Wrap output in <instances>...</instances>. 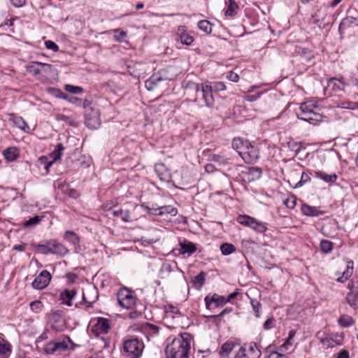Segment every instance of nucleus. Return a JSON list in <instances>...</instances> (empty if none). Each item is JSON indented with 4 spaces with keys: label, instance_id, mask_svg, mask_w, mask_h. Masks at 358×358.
Listing matches in <instances>:
<instances>
[{
    "label": "nucleus",
    "instance_id": "25",
    "mask_svg": "<svg viewBox=\"0 0 358 358\" xmlns=\"http://www.w3.org/2000/svg\"><path fill=\"white\" fill-rule=\"evenodd\" d=\"M155 171L161 180L169 181V173L163 164H157Z\"/></svg>",
    "mask_w": 358,
    "mask_h": 358
},
{
    "label": "nucleus",
    "instance_id": "24",
    "mask_svg": "<svg viewBox=\"0 0 358 358\" xmlns=\"http://www.w3.org/2000/svg\"><path fill=\"white\" fill-rule=\"evenodd\" d=\"M92 113H94V116L91 117L90 114L87 111L85 113V124L91 128L95 129L99 125V120L97 116V113L92 110Z\"/></svg>",
    "mask_w": 358,
    "mask_h": 358
},
{
    "label": "nucleus",
    "instance_id": "46",
    "mask_svg": "<svg viewBox=\"0 0 358 358\" xmlns=\"http://www.w3.org/2000/svg\"><path fill=\"white\" fill-rule=\"evenodd\" d=\"M333 243L327 240H322L320 242V249L324 253H329L332 250Z\"/></svg>",
    "mask_w": 358,
    "mask_h": 358
},
{
    "label": "nucleus",
    "instance_id": "15",
    "mask_svg": "<svg viewBox=\"0 0 358 358\" xmlns=\"http://www.w3.org/2000/svg\"><path fill=\"white\" fill-rule=\"evenodd\" d=\"M327 12L325 8H320L313 15V23L316 24L319 28H324L326 26L325 18Z\"/></svg>",
    "mask_w": 358,
    "mask_h": 358
},
{
    "label": "nucleus",
    "instance_id": "3",
    "mask_svg": "<svg viewBox=\"0 0 358 358\" xmlns=\"http://www.w3.org/2000/svg\"><path fill=\"white\" fill-rule=\"evenodd\" d=\"M185 88L195 91L196 96L199 95L202 96L207 107H212L213 106L214 98L213 96L212 87L210 85L206 83H202L199 85L196 83L189 81L186 83ZM194 101H197V97L194 99Z\"/></svg>",
    "mask_w": 358,
    "mask_h": 358
},
{
    "label": "nucleus",
    "instance_id": "17",
    "mask_svg": "<svg viewBox=\"0 0 358 358\" xmlns=\"http://www.w3.org/2000/svg\"><path fill=\"white\" fill-rule=\"evenodd\" d=\"M345 83L342 79L331 78L327 83V89L334 93L343 91Z\"/></svg>",
    "mask_w": 358,
    "mask_h": 358
},
{
    "label": "nucleus",
    "instance_id": "12",
    "mask_svg": "<svg viewBox=\"0 0 358 358\" xmlns=\"http://www.w3.org/2000/svg\"><path fill=\"white\" fill-rule=\"evenodd\" d=\"M165 71H162L159 75H152L148 80L145 81V85L148 90L152 91L157 87L159 83L162 80H171V78L165 76L164 74Z\"/></svg>",
    "mask_w": 358,
    "mask_h": 358
},
{
    "label": "nucleus",
    "instance_id": "32",
    "mask_svg": "<svg viewBox=\"0 0 358 358\" xmlns=\"http://www.w3.org/2000/svg\"><path fill=\"white\" fill-rule=\"evenodd\" d=\"M112 214L115 217H120L122 221L125 222H128L131 221L130 219V213L129 210H115L112 212Z\"/></svg>",
    "mask_w": 358,
    "mask_h": 358
},
{
    "label": "nucleus",
    "instance_id": "29",
    "mask_svg": "<svg viewBox=\"0 0 358 358\" xmlns=\"http://www.w3.org/2000/svg\"><path fill=\"white\" fill-rule=\"evenodd\" d=\"M315 175L316 177L320 178L322 179L326 182L333 183L337 179V176L335 173L333 174H327L324 172L322 171H316L315 173Z\"/></svg>",
    "mask_w": 358,
    "mask_h": 358
},
{
    "label": "nucleus",
    "instance_id": "6",
    "mask_svg": "<svg viewBox=\"0 0 358 358\" xmlns=\"http://www.w3.org/2000/svg\"><path fill=\"white\" fill-rule=\"evenodd\" d=\"M349 292L346 294L345 299L350 307L358 309V280H350L348 283Z\"/></svg>",
    "mask_w": 358,
    "mask_h": 358
},
{
    "label": "nucleus",
    "instance_id": "49",
    "mask_svg": "<svg viewBox=\"0 0 358 358\" xmlns=\"http://www.w3.org/2000/svg\"><path fill=\"white\" fill-rule=\"evenodd\" d=\"M49 91L55 97L62 98L63 99H67L69 98V96L64 94L63 92L61 91L60 90L55 89V88H50L49 90Z\"/></svg>",
    "mask_w": 358,
    "mask_h": 358
},
{
    "label": "nucleus",
    "instance_id": "19",
    "mask_svg": "<svg viewBox=\"0 0 358 358\" xmlns=\"http://www.w3.org/2000/svg\"><path fill=\"white\" fill-rule=\"evenodd\" d=\"M301 120L306 121L312 124H316L318 122L321 121L322 115L315 112H308L301 113Z\"/></svg>",
    "mask_w": 358,
    "mask_h": 358
},
{
    "label": "nucleus",
    "instance_id": "64",
    "mask_svg": "<svg viewBox=\"0 0 358 358\" xmlns=\"http://www.w3.org/2000/svg\"><path fill=\"white\" fill-rule=\"evenodd\" d=\"M215 89L217 91H224L226 90V86L222 82H217L215 83Z\"/></svg>",
    "mask_w": 358,
    "mask_h": 358
},
{
    "label": "nucleus",
    "instance_id": "48",
    "mask_svg": "<svg viewBox=\"0 0 358 358\" xmlns=\"http://www.w3.org/2000/svg\"><path fill=\"white\" fill-rule=\"evenodd\" d=\"M250 304L252 307V309L254 310V312L255 313V316L257 317H259L260 316V309L262 308V304L260 303V302L259 301H257V299H250Z\"/></svg>",
    "mask_w": 358,
    "mask_h": 358
},
{
    "label": "nucleus",
    "instance_id": "36",
    "mask_svg": "<svg viewBox=\"0 0 358 358\" xmlns=\"http://www.w3.org/2000/svg\"><path fill=\"white\" fill-rule=\"evenodd\" d=\"M166 317H173L174 315H180V312L177 307L172 304H168L165 306Z\"/></svg>",
    "mask_w": 358,
    "mask_h": 358
},
{
    "label": "nucleus",
    "instance_id": "34",
    "mask_svg": "<svg viewBox=\"0 0 358 358\" xmlns=\"http://www.w3.org/2000/svg\"><path fill=\"white\" fill-rule=\"evenodd\" d=\"M234 347V343L233 341H228L225 342L220 350V354L222 356H228L229 354L232 351Z\"/></svg>",
    "mask_w": 358,
    "mask_h": 358
},
{
    "label": "nucleus",
    "instance_id": "53",
    "mask_svg": "<svg viewBox=\"0 0 358 358\" xmlns=\"http://www.w3.org/2000/svg\"><path fill=\"white\" fill-rule=\"evenodd\" d=\"M114 32H115L114 38L117 41H122L124 38L127 35L126 31H124L123 30H120L119 29H115Z\"/></svg>",
    "mask_w": 358,
    "mask_h": 358
},
{
    "label": "nucleus",
    "instance_id": "42",
    "mask_svg": "<svg viewBox=\"0 0 358 358\" xmlns=\"http://www.w3.org/2000/svg\"><path fill=\"white\" fill-rule=\"evenodd\" d=\"M338 322L343 327H348L354 323L352 317L347 315H342Z\"/></svg>",
    "mask_w": 358,
    "mask_h": 358
},
{
    "label": "nucleus",
    "instance_id": "14",
    "mask_svg": "<svg viewBox=\"0 0 358 358\" xmlns=\"http://www.w3.org/2000/svg\"><path fill=\"white\" fill-rule=\"evenodd\" d=\"M40 67L44 68L45 71H47L50 70L51 65L46 63L31 62L27 66V71L32 76H36L39 74L41 71Z\"/></svg>",
    "mask_w": 358,
    "mask_h": 358
},
{
    "label": "nucleus",
    "instance_id": "45",
    "mask_svg": "<svg viewBox=\"0 0 358 358\" xmlns=\"http://www.w3.org/2000/svg\"><path fill=\"white\" fill-rule=\"evenodd\" d=\"M220 250L224 255H229L236 250V248L232 244L225 243L221 245Z\"/></svg>",
    "mask_w": 358,
    "mask_h": 358
},
{
    "label": "nucleus",
    "instance_id": "20",
    "mask_svg": "<svg viewBox=\"0 0 358 358\" xmlns=\"http://www.w3.org/2000/svg\"><path fill=\"white\" fill-rule=\"evenodd\" d=\"M51 327L55 331H61L64 328V324L60 314L54 313L51 315Z\"/></svg>",
    "mask_w": 358,
    "mask_h": 358
},
{
    "label": "nucleus",
    "instance_id": "57",
    "mask_svg": "<svg viewBox=\"0 0 358 358\" xmlns=\"http://www.w3.org/2000/svg\"><path fill=\"white\" fill-rule=\"evenodd\" d=\"M308 180H310L308 175L305 173H303L301 176V180L296 184L295 188L301 187L303 185V183L307 182Z\"/></svg>",
    "mask_w": 358,
    "mask_h": 358
},
{
    "label": "nucleus",
    "instance_id": "26",
    "mask_svg": "<svg viewBox=\"0 0 358 358\" xmlns=\"http://www.w3.org/2000/svg\"><path fill=\"white\" fill-rule=\"evenodd\" d=\"M180 253L185 255L188 254L192 255L196 251V246L194 243L188 241H184L183 243H180Z\"/></svg>",
    "mask_w": 358,
    "mask_h": 358
},
{
    "label": "nucleus",
    "instance_id": "38",
    "mask_svg": "<svg viewBox=\"0 0 358 358\" xmlns=\"http://www.w3.org/2000/svg\"><path fill=\"white\" fill-rule=\"evenodd\" d=\"M238 6L234 0H229L228 6L225 11V15L230 17L235 15Z\"/></svg>",
    "mask_w": 358,
    "mask_h": 358
},
{
    "label": "nucleus",
    "instance_id": "8",
    "mask_svg": "<svg viewBox=\"0 0 358 358\" xmlns=\"http://www.w3.org/2000/svg\"><path fill=\"white\" fill-rule=\"evenodd\" d=\"M51 280L50 273L46 271H42L32 282V287L36 289H43L50 283Z\"/></svg>",
    "mask_w": 358,
    "mask_h": 358
},
{
    "label": "nucleus",
    "instance_id": "39",
    "mask_svg": "<svg viewBox=\"0 0 358 358\" xmlns=\"http://www.w3.org/2000/svg\"><path fill=\"white\" fill-rule=\"evenodd\" d=\"M357 19L352 16H348L343 19L339 25V30L345 29L349 27L351 24L355 23Z\"/></svg>",
    "mask_w": 358,
    "mask_h": 358
},
{
    "label": "nucleus",
    "instance_id": "44",
    "mask_svg": "<svg viewBox=\"0 0 358 358\" xmlns=\"http://www.w3.org/2000/svg\"><path fill=\"white\" fill-rule=\"evenodd\" d=\"M43 216L35 215L33 217L29 218L23 223L24 227H30L38 224L42 220Z\"/></svg>",
    "mask_w": 358,
    "mask_h": 358
},
{
    "label": "nucleus",
    "instance_id": "61",
    "mask_svg": "<svg viewBox=\"0 0 358 358\" xmlns=\"http://www.w3.org/2000/svg\"><path fill=\"white\" fill-rule=\"evenodd\" d=\"M300 110L301 113H308V112H314L313 110L309 107L308 103L306 101L302 103L300 106Z\"/></svg>",
    "mask_w": 358,
    "mask_h": 358
},
{
    "label": "nucleus",
    "instance_id": "21",
    "mask_svg": "<svg viewBox=\"0 0 358 358\" xmlns=\"http://www.w3.org/2000/svg\"><path fill=\"white\" fill-rule=\"evenodd\" d=\"M205 303L206 308H209L212 303H215L216 307H218L219 306L224 304L226 303V300L224 296L215 294L210 298L207 296L205 298Z\"/></svg>",
    "mask_w": 358,
    "mask_h": 358
},
{
    "label": "nucleus",
    "instance_id": "11",
    "mask_svg": "<svg viewBox=\"0 0 358 358\" xmlns=\"http://www.w3.org/2000/svg\"><path fill=\"white\" fill-rule=\"evenodd\" d=\"M259 154L258 149L250 143L241 157L246 164H253L259 159Z\"/></svg>",
    "mask_w": 358,
    "mask_h": 358
},
{
    "label": "nucleus",
    "instance_id": "33",
    "mask_svg": "<svg viewBox=\"0 0 358 358\" xmlns=\"http://www.w3.org/2000/svg\"><path fill=\"white\" fill-rule=\"evenodd\" d=\"M248 355L250 358H259L262 352L261 350L257 348V344L254 342H251L249 344Z\"/></svg>",
    "mask_w": 358,
    "mask_h": 358
},
{
    "label": "nucleus",
    "instance_id": "4",
    "mask_svg": "<svg viewBox=\"0 0 358 358\" xmlns=\"http://www.w3.org/2000/svg\"><path fill=\"white\" fill-rule=\"evenodd\" d=\"M237 221L242 225L251 227L255 231L259 233H264L266 231L267 227L263 222H259L255 218L248 215H239Z\"/></svg>",
    "mask_w": 358,
    "mask_h": 358
},
{
    "label": "nucleus",
    "instance_id": "40",
    "mask_svg": "<svg viewBox=\"0 0 358 358\" xmlns=\"http://www.w3.org/2000/svg\"><path fill=\"white\" fill-rule=\"evenodd\" d=\"M205 273L201 271L199 274L194 277L193 283L196 289H201L204 284Z\"/></svg>",
    "mask_w": 358,
    "mask_h": 358
},
{
    "label": "nucleus",
    "instance_id": "28",
    "mask_svg": "<svg viewBox=\"0 0 358 358\" xmlns=\"http://www.w3.org/2000/svg\"><path fill=\"white\" fill-rule=\"evenodd\" d=\"M76 292L75 290H64L62 294L61 297L63 300V303L66 304L69 306H71L72 305L71 303V299L75 296Z\"/></svg>",
    "mask_w": 358,
    "mask_h": 358
},
{
    "label": "nucleus",
    "instance_id": "55",
    "mask_svg": "<svg viewBox=\"0 0 358 358\" xmlns=\"http://www.w3.org/2000/svg\"><path fill=\"white\" fill-rule=\"evenodd\" d=\"M142 207L148 210L149 213L153 215H158V213L160 212V206H152L151 208L145 206L144 204L142 205Z\"/></svg>",
    "mask_w": 358,
    "mask_h": 358
},
{
    "label": "nucleus",
    "instance_id": "30",
    "mask_svg": "<svg viewBox=\"0 0 358 358\" xmlns=\"http://www.w3.org/2000/svg\"><path fill=\"white\" fill-rule=\"evenodd\" d=\"M64 238L75 247H77L79 245V237L73 231H66L64 234Z\"/></svg>",
    "mask_w": 358,
    "mask_h": 358
},
{
    "label": "nucleus",
    "instance_id": "7",
    "mask_svg": "<svg viewBox=\"0 0 358 358\" xmlns=\"http://www.w3.org/2000/svg\"><path fill=\"white\" fill-rule=\"evenodd\" d=\"M64 150V147L61 143L57 145L56 148L54 152H52L50 155L51 157H52V160L48 161V157L46 156H42L39 157L38 162L41 164L44 165V168L47 172L49 171L50 167L52 165V164L57 159L61 157V152Z\"/></svg>",
    "mask_w": 358,
    "mask_h": 358
},
{
    "label": "nucleus",
    "instance_id": "18",
    "mask_svg": "<svg viewBox=\"0 0 358 358\" xmlns=\"http://www.w3.org/2000/svg\"><path fill=\"white\" fill-rule=\"evenodd\" d=\"M250 142L242 138H235L232 141V147L235 149L240 156L242 155V152H245L248 147L250 145Z\"/></svg>",
    "mask_w": 358,
    "mask_h": 358
},
{
    "label": "nucleus",
    "instance_id": "9",
    "mask_svg": "<svg viewBox=\"0 0 358 358\" xmlns=\"http://www.w3.org/2000/svg\"><path fill=\"white\" fill-rule=\"evenodd\" d=\"M48 245V252L50 254L64 256L69 253V250L63 244L59 243L56 240H50L47 242Z\"/></svg>",
    "mask_w": 358,
    "mask_h": 358
},
{
    "label": "nucleus",
    "instance_id": "1",
    "mask_svg": "<svg viewBox=\"0 0 358 358\" xmlns=\"http://www.w3.org/2000/svg\"><path fill=\"white\" fill-rule=\"evenodd\" d=\"M190 348V335L185 333L167 345L165 349L166 358H189Z\"/></svg>",
    "mask_w": 358,
    "mask_h": 358
},
{
    "label": "nucleus",
    "instance_id": "58",
    "mask_svg": "<svg viewBox=\"0 0 358 358\" xmlns=\"http://www.w3.org/2000/svg\"><path fill=\"white\" fill-rule=\"evenodd\" d=\"M35 248L37 249L38 252L41 253L50 254V252H48V245H47V243L45 244L36 245Z\"/></svg>",
    "mask_w": 358,
    "mask_h": 358
},
{
    "label": "nucleus",
    "instance_id": "22",
    "mask_svg": "<svg viewBox=\"0 0 358 358\" xmlns=\"http://www.w3.org/2000/svg\"><path fill=\"white\" fill-rule=\"evenodd\" d=\"M301 209L302 213L307 216L316 217L324 213L322 211L318 210L316 207L310 206L308 204H303Z\"/></svg>",
    "mask_w": 358,
    "mask_h": 358
},
{
    "label": "nucleus",
    "instance_id": "13",
    "mask_svg": "<svg viewBox=\"0 0 358 358\" xmlns=\"http://www.w3.org/2000/svg\"><path fill=\"white\" fill-rule=\"evenodd\" d=\"M67 348L68 344L65 342V341L57 342L51 341L45 345L44 351L48 355H52L55 352L64 351Z\"/></svg>",
    "mask_w": 358,
    "mask_h": 358
},
{
    "label": "nucleus",
    "instance_id": "35",
    "mask_svg": "<svg viewBox=\"0 0 358 358\" xmlns=\"http://www.w3.org/2000/svg\"><path fill=\"white\" fill-rule=\"evenodd\" d=\"M336 108L355 110L358 108V103L350 101H341L337 103Z\"/></svg>",
    "mask_w": 358,
    "mask_h": 358
},
{
    "label": "nucleus",
    "instance_id": "31",
    "mask_svg": "<svg viewBox=\"0 0 358 358\" xmlns=\"http://www.w3.org/2000/svg\"><path fill=\"white\" fill-rule=\"evenodd\" d=\"M3 155L8 161L13 162L17 157L18 151L15 148L10 147L4 150Z\"/></svg>",
    "mask_w": 358,
    "mask_h": 358
},
{
    "label": "nucleus",
    "instance_id": "47",
    "mask_svg": "<svg viewBox=\"0 0 358 358\" xmlns=\"http://www.w3.org/2000/svg\"><path fill=\"white\" fill-rule=\"evenodd\" d=\"M10 351L9 343L0 337V354L6 355Z\"/></svg>",
    "mask_w": 358,
    "mask_h": 358
},
{
    "label": "nucleus",
    "instance_id": "23",
    "mask_svg": "<svg viewBox=\"0 0 358 358\" xmlns=\"http://www.w3.org/2000/svg\"><path fill=\"white\" fill-rule=\"evenodd\" d=\"M95 327L96 330L99 331V332L101 334H106L110 329L108 320L103 317H100L98 319Z\"/></svg>",
    "mask_w": 358,
    "mask_h": 358
},
{
    "label": "nucleus",
    "instance_id": "54",
    "mask_svg": "<svg viewBox=\"0 0 358 358\" xmlns=\"http://www.w3.org/2000/svg\"><path fill=\"white\" fill-rule=\"evenodd\" d=\"M29 306L33 311L38 313L41 310L43 305L40 301L36 300L31 301L29 304Z\"/></svg>",
    "mask_w": 358,
    "mask_h": 358
},
{
    "label": "nucleus",
    "instance_id": "56",
    "mask_svg": "<svg viewBox=\"0 0 358 358\" xmlns=\"http://www.w3.org/2000/svg\"><path fill=\"white\" fill-rule=\"evenodd\" d=\"M45 47L49 50H51L54 52H57L59 50L58 45L52 41H45Z\"/></svg>",
    "mask_w": 358,
    "mask_h": 358
},
{
    "label": "nucleus",
    "instance_id": "37",
    "mask_svg": "<svg viewBox=\"0 0 358 358\" xmlns=\"http://www.w3.org/2000/svg\"><path fill=\"white\" fill-rule=\"evenodd\" d=\"M198 27L199 28V29H201V31H204L206 34H210L212 32V30H213V25L212 24L208 21V20H200L199 22H198Z\"/></svg>",
    "mask_w": 358,
    "mask_h": 358
},
{
    "label": "nucleus",
    "instance_id": "5",
    "mask_svg": "<svg viewBox=\"0 0 358 358\" xmlns=\"http://www.w3.org/2000/svg\"><path fill=\"white\" fill-rule=\"evenodd\" d=\"M117 299L120 305L127 309L131 308L136 303V297L127 288H122L119 290Z\"/></svg>",
    "mask_w": 358,
    "mask_h": 358
},
{
    "label": "nucleus",
    "instance_id": "27",
    "mask_svg": "<svg viewBox=\"0 0 358 358\" xmlns=\"http://www.w3.org/2000/svg\"><path fill=\"white\" fill-rule=\"evenodd\" d=\"M352 272L353 262H349L346 265L345 269L342 272L341 275L337 278L336 280L340 282H344L352 275Z\"/></svg>",
    "mask_w": 358,
    "mask_h": 358
},
{
    "label": "nucleus",
    "instance_id": "51",
    "mask_svg": "<svg viewBox=\"0 0 358 358\" xmlns=\"http://www.w3.org/2000/svg\"><path fill=\"white\" fill-rule=\"evenodd\" d=\"M284 203L286 205L287 208L293 209L296 206V199L294 196H289L287 199H285Z\"/></svg>",
    "mask_w": 358,
    "mask_h": 358
},
{
    "label": "nucleus",
    "instance_id": "60",
    "mask_svg": "<svg viewBox=\"0 0 358 358\" xmlns=\"http://www.w3.org/2000/svg\"><path fill=\"white\" fill-rule=\"evenodd\" d=\"M227 78L231 82L236 83L239 80V76L236 73H234L233 71L229 72V73L227 76Z\"/></svg>",
    "mask_w": 358,
    "mask_h": 358
},
{
    "label": "nucleus",
    "instance_id": "2",
    "mask_svg": "<svg viewBox=\"0 0 358 358\" xmlns=\"http://www.w3.org/2000/svg\"><path fill=\"white\" fill-rule=\"evenodd\" d=\"M145 345L137 337L129 336L122 343V354L127 358H140L143 354Z\"/></svg>",
    "mask_w": 358,
    "mask_h": 358
},
{
    "label": "nucleus",
    "instance_id": "10",
    "mask_svg": "<svg viewBox=\"0 0 358 358\" xmlns=\"http://www.w3.org/2000/svg\"><path fill=\"white\" fill-rule=\"evenodd\" d=\"M98 298L99 292L95 287H89L83 292V300L87 307H92Z\"/></svg>",
    "mask_w": 358,
    "mask_h": 358
},
{
    "label": "nucleus",
    "instance_id": "52",
    "mask_svg": "<svg viewBox=\"0 0 358 358\" xmlns=\"http://www.w3.org/2000/svg\"><path fill=\"white\" fill-rule=\"evenodd\" d=\"M65 90L72 94H80L83 92V90L80 87L73 86L71 85H66L65 86Z\"/></svg>",
    "mask_w": 358,
    "mask_h": 358
},
{
    "label": "nucleus",
    "instance_id": "50",
    "mask_svg": "<svg viewBox=\"0 0 358 358\" xmlns=\"http://www.w3.org/2000/svg\"><path fill=\"white\" fill-rule=\"evenodd\" d=\"M13 122H14V124L17 127H19L20 129L25 131V129L26 128H28V126L27 124V123L24 121V120L20 117H15L14 120H13Z\"/></svg>",
    "mask_w": 358,
    "mask_h": 358
},
{
    "label": "nucleus",
    "instance_id": "63",
    "mask_svg": "<svg viewBox=\"0 0 358 358\" xmlns=\"http://www.w3.org/2000/svg\"><path fill=\"white\" fill-rule=\"evenodd\" d=\"M268 358H287L285 355L278 352H271Z\"/></svg>",
    "mask_w": 358,
    "mask_h": 358
},
{
    "label": "nucleus",
    "instance_id": "41",
    "mask_svg": "<svg viewBox=\"0 0 358 358\" xmlns=\"http://www.w3.org/2000/svg\"><path fill=\"white\" fill-rule=\"evenodd\" d=\"M178 213L176 208L171 206H160V212L158 213V215H162L165 214H170L171 215H176Z\"/></svg>",
    "mask_w": 358,
    "mask_h": 358
},
{
    "label": "nucleus",
    "instance_id": "59",
    "mask_svg": "<svg viewBox=\"0 0 358 358\" xmlns=\"http://www.w3.org/2000/svg\"><path fill=\"white\" fill-rule=\"evenodd\" d=\"M64 193L66 194L69 196L76 199L79 196V193L77 190L74 189H66V190H64Z\"/></svg>",
    "mask_w": 358,
    "mask_h": 358
},
{
    "label": "nucleus",
    "instance_id": "43",
    "mask_svg": "<svg viewBox=\"0 0 358 358\" xmlns=\"http://www.w3.org/2000/svg\"><path fill=\"white\" fill-rule=\"evenodd\" d=\"M143 330L150 335L157 334L159 332V328L157 326L150 323H145L143 326Z\"/></svg>",
    "mask_w": 358,
    "mask_h": 358
},
{
    "label": "nucleus",
    "instance_id": "62",
    "mask_svg": "<svg viewBox=\"0 0 358 358\" xmlns=\"http://www.w3.org/2000/svg\"><path fill=\"white\" fill-rule=\"evenodd\" d=\"M274 323V319L273 318H268L266 320V322L264 323V329L265 330H268L271 329L273 326Z\"/></svg>",
    "mask_w": 358,
    "mask_h": 358
},
{
    "label": "nucleus",
    "instance_id": "16",
    "mask_svg": "<svg viewBox=\"0 0 358 358\" xmlns=\"http://www.w3.org/2000/svg\"><path fill=\"white\" fill-rule=\"evenodd\" d=\"M178 40H180L182 44L189 45L194 41L193 36H190L187 32V29L185 26H179L177 30Z\"/></svg>",
    "mask_w": 358,
    "mask_h": 358
}]
</instances>
